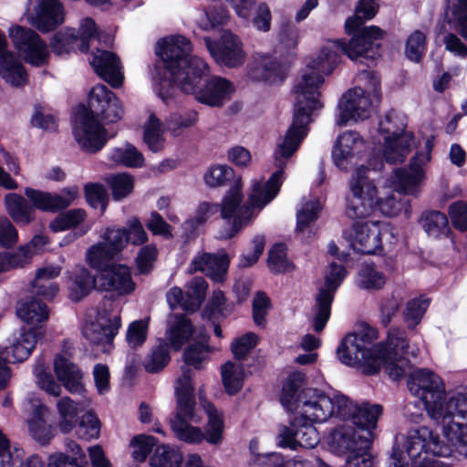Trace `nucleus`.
I'll return each mask as SVG.
<instances>
[{"mask_svg":"<svg viewBox=\"0 0 467 467\" xmlns=\"http://www.w3.org/2000/svg\"><path fill=\"white\" fill-rule=\"evenodd\" d=\"M88 103L89 114L101 117L109 123L117 122L123 116L119 100L104 85H97L90 90Z\"/></svg>","mask_w":467,"mask_h":467,"instance_id":"nucleus-22","label":"nucleus"},{"mask_svg":"<svg viewBox=\"0 0 467 467\" xmlns=\"http://www.w3.org/2000/svg\"><path fill=\"white\" fill-rule=\"evenodd\" d=\"M221 376L227 394L234 395L243 388L245 372L244 366L235 361H227L221 367Z\"/></svg>","mask_w":467,"mask_h":467,"instance_id":"nucleus-40","label":"nucleus"},{"mask_svg":"<svg viewBox=\"0 0 467 467\" xmlns=\"http://www.w3.org/2000/svg\"><path fill=\"white\" fill-rule=\"evenodd\" d=\"M25 407L32 410L31 416L26 420L29 436L38 444L47 445L55 437L54 429L44 419L48 408L36 398L28 399Z\"/></svg>","mask_w":467,"mask_h":467,"instance_id":"nucleus-25","label":"nucleus"},{"mask_svg":"<svg viewBox=\"0 0 467 467\" xmlns=\"http://www.w3.org/2000/svg\"><path fill=\"white\" fill-rule=\"evenodd\" d=\"M386 284L385 275L372 265H366L358 274L357 285L367 290L381 289Z\"/></svg>","mask_w":467,"mask_h":467,"instance_id":"nucleus-52","label":"nucleus"},{"mask_svg":"<svg viewBox=\"0 0 467 467\" xmlns=\"http://www.w3.org/2000/svg\"><path fill=\"white\" fill-rule=\"evenodd\" d=\"M358 80L365 84L366 89L350 88L341 97L336 119L338 126L364 121L374 111L375 102L379 99V78L373 71L362 70L358 74Z\"/></svg>","mask_w":467,"mask_h":467,"instance_id":"nucleus-8","label":"nucleus"},{"mask_svg":"<svg viewBox=\"0 0 467 467\" xmlns=\"http://www.w3.org/2000/svg\"><path fill=\"white\" fill-rule=\"evenodd\" d=\"M57 408L59 414L58 427L60 431L64 433L70 432L76 427L78 414L84 407L70 398L64 397L57 400Z\"/></svg>","mask_w":467,"mask_h":467,"instance_id":"nucleus-46","label":"nucleus"},{"mask_svg":"<svg viewBox=\"0 0 467 467\" xmlns=\"http://www.w3.org/2000/svg\"><path fill=\"white\" fill-rule=\"evenodd\" d=\"M433 137L427 139L424 148L418 150L410 159L407 168L395 171L394 182L398 191L406 194H414L426 179V168L431 161Z\"/></svg>","mask_w":467,"mask_h":467,"instance_id":"nucleus-15","label":"nucleus"},{"mask_svg":"<svg viewBox=\"0 0 467 467\" xmlns=\"http://www.w3.org/2000/svg\"><path fill=\"white\" fill-rule=\"evenodd\" d=\"M45 337L42 327L22 328L13 336L10 347L0 353V390L4 389L11 377L7 362H23L35 349L38 339Z\"/></svg>","mask_w":467,"mask_h":467,"instance_id":"nucleus-12","label":"nucleus"},{"mask_svg":"<svg viewBox=\"0 0 467 467\" xmlns=\"http://www.w3.org/2000/svg\"><path fill=\"white\" fill-rule=\"evenodd\" d=\"M34 374L37 386L49 395L57 397L61 393V387L56 382L53 376L42 359H38L34 367Z\"/></svg>","mask_w":467,"mask_h":467,"instance_id":"nucleus-56","label":"nucleus"},{"mask_svg":"<svg viewBox=\"0 0 467 467\" xmlns=\"http://www.w3.org/2000/svg\"><path fill=\"white\" fill-rule=\"evenodd\" d=\"M305 374L294 372L286 379L280 397L282 405L293 415L313 422H325L337 418L338 402L342 394L328 395L316 388H304Z\"/></svg>","mask_w":467,"mask_h":467,"instance_id":"nucleus-6","label":"nucleus"},{"mask_svg":"<svg viewBox=\"0 0 467 467\" xmlns=\"http://www.w3.org/2000/svg\"><path fill=\"white\" fill-rule=\"evenodd\" d=\"M366 150L364 139L356 131L348 130L338 136L332 151L334 163L341 170H347L355 158Z\"/></svg>","mask_w":467,"mask_h":467,"instance_id":"nucleus-26","label":"nucleus"},{"mask_svg":"<svg viewBox=\"0 0 467 467\" xmlns=\"http://www.w3.org/2000/svg\"><path fill=\"white\" fill-rule=\"evenodd\" d=\"M0 76L15 87L25 86L28 80L24 66L13 53L5 54L0 58Z\"/></svg>","mask_w":467,"mask_h":467,"instance_id":"nucleus-37","label":"nucleus"},{"mask_svg":"<svg viewBox=\"0 0 467 467\" xmlns=\"http://www.w3.org/2000/svg\"><path fill=\"white\" fill-rule=\"evenodd\" d=\"M29 263L30 253L28 247H19L14 253H2L0 254V273L23 267Z\"/></svg>","mask_w":467,"mask_h":467,"instance_id":"nucleus-64","label":"nucleus"},{"mask_svg":"<svg viewBox=\"0 0 467 467\" xmlns=\"http://www.w3.org/2000/svg\"><path fill=\"white\" fill-rule=\"evenodd\" d=\"M387 235H389L390 243L395 239L391 226L380 221L355 223L344 232V237L353 250L368 254L380 251L382 239Z\"/></svg>","mask_w":467,"mask_h":467,"instance_id":"nucleus-11","label":"nucleus"},{"mask_svg":"<svg viewBox=\"0 0 467 467\" xmlns=\"http://www.w3.org/2000/svg\"><path fill=\"white\" fill-rule=\"evenodd\" d=\"M410 393L422 401L427 415L441 426L467 405L462 392L446 391L441 378L429 369H417L409 375Z\"/></svg>","mask_w":467,"mask_h":467,"instance_id":"nucleus-7","label":"nucleus"},{"mask_svg":"<svg viewBox=\"0 0 467 467\" xmlns=\"http://www.w3.org/2000/svg\"><path fill=\"white\" fill-rule=\"evenodd\" d=\"M121 327V318L113 301L107 299L98 307L95 320L86 322L83 336L92 344L110 347Z\"/></svg>","mask_w":467,"mask_h":467,"instance_id":"nucleus-10","label":"nucleus"},{"mask_svg":"<svg viewBox=\"0 0 467 467\" xmlns=\"http://www.w3.org/2000/svg\"><path fill=\"white\" fill-rule=\"evenodd\" d=\"M421 224L428 235L433 238L448 235L450 233L448 219L441 212H425L421 216Z\"/></svg>","mask_w":467,"mask_h":467,"instance_id":"nucleus-48","label":"nucleus"},{"mask_svg":"<svg viewBox=\"0 0 467 467\" xmlns=\"http://www.w3.org/2000/svg\"><path fill=\"white\" fill-rule=\"evenodd\" d=\"M204 76H201L193 83L192 90H182L187 94H192L194 99L202 104L210 107H222L230 100L234 92V87L231 81L222 77H213L209 79L203 88L200 83Z\"/></svg>","mask_w":467,"mask_h":467,"instance_id":"nucleus-21","label":"nucleus"},{"mask_svg":"<svg viewBox=\"0 0 467 467\" xmlns=\"http://www.w3.org/2000/svg\"><path fill=\"white\" fill-rule=\"evenodd\" d=\"M230 265V257L224 251L216 254L202 253L193 257L190 265V272H202L214 282L221 283L225 279Z\"/></svg>","mask_w":467,"mask_h":467,"instance_id":"nucleus-27","label":"nucleus"},{"mask_svg":"<svg viewBox=\"0 0 467 467\" xmlns=\"http://www.w3.org/2000/svg\"><path fill=\"white\" fill-rule=\"evenodd\" d=\"M29 22L42 32L53 30L64 22V8L59 0H36Z\"/></svg>","mask_w":467,"mask_h":467,"instance_id":"nucleus-29","label":"nucleus"},{"mask_svg":"<svg viewBox=\"0 0 467 467\" xmlns=\"http://www.w3.org/2000/svg\"><path fill=\"white\" fill-rule=\"evenodd\" d=\"M16 314L20 319L29 325H37L48 318L47 306L36 299L21 301L16 307Z\"/></svg>","mask_w":467,"mask_h":467,"instance_id":"nucleus-43","label":"nucleus"},{"mask_svg":"<svg viewBox=\"0 0 467 467\" xmlns=\"http://www.w3.org/2000/svg\"><path fill=\"white\" fill-rule=\"evenodd\" d=\"M69 296L73 301H79L95 286V279L85 267H77L70 275Z\"/></svg>","mask_w":467,"mask_h":467,"instance_id":"nucleus-41","label":"nucleus"},{"mask_svg":"<svg viewBox=\"0 0 467 467\" xmlns=\"http://www.w3.org/2000/svg\"><path fill=\"white\" fill-rule=\"evenodd\" d=\"M379 133L385 137L400 136L401 134H412L407 130L404 119L395 111L388 112L379 123Z\"/></svg>","mask_w":467,"mask_h":467,"instance_id":"nucleus-51","label":"nucleus"},{"mask_svg":"<svg viewBox=\"0 0 467 467\" xmlns=\"http://www.w3.org/2000/svg\"><path fill=\"white\" fill-rule=\"evenodd\" d=\"M379 10L376 0H359L355 8V14L345 22V28L348 35L356 32L367 20L372 19Z\"/></svg>","mask_w":467,"mask_h":467,"instance_id":"nucleus-44","label":"nucleus"},{"mask_svg":"<svg viewBox=\"0 0 467 467\" xmlns=\"http://www.w3.org/2000/svg\"><path fill=\"white\" fill-rule=\"evenodd\" d=\"M191 41L181 35L169 36L158 41L156 54L163 62L165 73L161 82L159 96L168 103L169 92L164 88L175 86L181 90H192L194 81L209 72L207 63L197 56H191Z\"/></svg>","mask_w":467,"mask_h":467,"instance_id":"nucleus-4","label":"nucleus"},{"mask_svg":"<svg viewBox=\"0 0 467 467\" xmlns=\"http://www.w3.org/2000/svg\"><path fill=\"white\" fill-rule=\"evenodd\" d=\"M193 334V327L183 315H172L168 320L166 339L174 350H180Z\"/></svg>","mask_w":467,"mask_h":467,"instance_id":"nucleus-35","label":"nucleus"},{"mask_svg":"<svg viewBox=\"0 0 467 467\" xmlns=\"http://www.w3.org/2000/svg\"><path fill=\"white\" fill-rule=\"evenodd\" d=\"M98 27L95 21L90 17H84L79 22L78 32L76 31V40L78 49L81 52H87L89 44L96 40L98 36Z\"/></svg>","mask_w":467,"mask_h":467,"instance_id":"nucleus-59","label":"nucleus"},{"mask_svg":"<svg viewBox=\"0 0 467 467\" xmlns=\"http://www.w3.org/2000/svg\"><path fill=\"white\" fill-rule=\"evenodd\" d=\"M377 338L378 333L371 327L348 333L337 347V358L366 375L377 374L384 368L391 379H400L410 367L405 358L409 348L405 333L394 329L389 333L386 342L373 344Z\"/></svg>","mask_w":467,"mask_h":467,"instance_id":"nucleus-3","label":"nucleus"},{"mask_svg":"<svg viewBox=\"0 0 467 467\" xmlns=\"http://www.w3.org/2000/svg\"><path fill=\"white\" fill-rule=\"evenodd\" d=\"M323 209V203L317 196L301 198L296 209V234L305 241L312 239L317 233L316 222Z\"/></svg>","mask_w":467,"mask_h":467,"instance_id":"nucleus-23","label":"nucleus"},{"mask_svg":"<svg viewBox=\"0 0 467 467\" xmlns=\"http://www.w3.org/2000/svg\"><path fill=\"white\" fill-rule=\"evenodd\" d=\"M429 305V299L423 297L414 298L407 303L404 321L409 328L413 329L420 322Z\"/></svg>","mask_w":467,"mask_h":467,"instance_id":"nucleus-62","label":"nucleus"},{"mask_svg":"<svg viewBox=\"0 0 467 467\" xmlns=\"http://www.w3.org/2000/svg\"><path fill=\"white\" fill-rule=\"evenodd\" d=\"M108 157L113 164L130 168H140L144 163L143 155L130 143L111 149Z\"/></svg>","mask_w":467,"mask_h":467,"instance_id":"nucleus-45","label":"nucleus"},{"mask_svg":"<svg viewBox=\"0 0 467 467\" xmlns=\"http://www.w3.org/2000/svg\"><path fill=\"white\" fill-rule=\"evenodd\" d=\"M182 375L175 381L174 393L176 410L185 413L187 409H195L194 386L192 383L193 371L187 366L181 368Z\"/></svg>","mask_w":467,"mask_h":467,"instance_id":"nucleus-34","label":"nucleus"},{"mask_svg":"<svg viewBox=\"0 0 467 467\" xmlns=\"http://www.w3.org/2000/svg\"><path fill=\"white\" fill-rule=\"evenodd\" d=\"M88 61L95 72L111 87L118 88L122 84V67L116 54L97 49L90 54Z\"/></svg>","mask_w":467,"mask_h":467,"instance_id":"nucleus-28","label":"nucleus"},{"mask_svg":"<svg viewBox=\"0 0 467 467\" xmlns=\"http://www.w3.org/2000/svg\"><path fill=\"white\" fill-rule=\"evenodd\" d=\"M170 361L169 346L164 341L160 342L148 354L144 360V368L150 373L163 369Z\"/></svg>","mask_w":467,"mask_h":467,"instance_id":"nucleus-54","label":"nucleus"},{"mask_svg":"<svg viewBox=\"0 0 467 467\" xmlns=\"http://www.w3.org/2000/svg\"><path fill=\"white\" fill-rule=\"evenodd\" d=\"M9 36L19 56L26 63L36 67L47 63L49 59L47 46L36 32L15 26L9 29Z\"/></svg>","mask_w":467,"mask_h":467,"instance_id":"nucleus-17","label":"nucleus"},{"mask_svg":"<svg viewBox=\"0 0 467 467\" xmlns=\"http://www.w3.org/2000/svg\"><path fill=\"white\" fill-rule=\"evenodd\" d=\"M313 421L294 415L289 425L276 427L275 441L280 449L296 451L300 449L315 448L320 441Z\"/></svg>","mask_w":467,"mask_h":467,"instance_id":"nucleus-13","label":"nucleus"},{"mask_svg":"<svg viewBox=\"0 0 467 467\" xmlns=\"http://www.w3.org/2000/svg\"><path fill=\"white\" fill-rule=\"evenodd\" d=\"M116 254L106 246V244L100 242L91 245L86 253V262L88 265L100 274L109 269L113 264L111 260Z\"/></svg>","mask_w":467,"mask_h":467,"instance_id":"nucleus-47","label":"nucleus"},{"mask_svg":"<svg viewBox=\"0 0 467 467\" xmlns=\"http://www.w3.org/2000/svg\"><path fill=\"white\" fill-rule=\"evenodd\" d=\"M447 15L461 36L467 40V0H448Z\"/></svg>","mask_w":467,"mask_h":467,"instance_id":"nucleus-53","label":"nucleus"},{"mask_svg":"<svg viewBox=\"0 0 467 467\" xmlns=\"http://www.w3.org/2000/svg\"><path fill=\"white\" fill-rule=\"evenodd\" d=\"M210 348L204 342H199L189 346L183 354L185 365L192 366L196 369H202L203 364L209 359Z\"/></svg>","mask_w":467,"mask_h":467,"instance_id":"nucleus-63","label":"nucleus"},{"mask_svg":"<svg viewBox=\"0 0 467 467\" xmlns=\"http://www.w3.org/2000/svg\"><path fill=\"white\" fill-rule=\"evenodd\" d=\"M337 402V418L356 427L354 429L352 426H348L341 431L352 429L357 438L363 436L364 431H368L373 437V430L376 429L378 420L382 414V407L379 404L368 402L358 404L344 395L339 398Z\"/></svg>","mask_w":467,"mask_h":467,"instance_id":"nucleus-14","label":"nucleus"},{"mask_svg":"<svg viewBox=\"0 0 467 467\" xmlns=\"http://www.w3.org/2000/svg\"><path fill=\"white\" fill-rule=\"evenodd\" d=\"M5 204L8 214L17 224L27 225L34 221L35 210L21 195L8 193L5 197Z\"/></svg>","mask_w":467,"mask_h":467,"instance_id":"nucleus-38","label":"nucleus"},{"mask_svg":"<svg viewBox=\"0 0 467 467\" xmlns=\"http://www.w3.org/2000/svg\"><path fill=\"white\" fill-rule=\"evenodd\" d=\"M346 274L343 265L335 262L330 263L325 275V285L318 292L316 307L314 308L313 329L317 333L325 328L330 317L334 295L344 280Z\"/></svg>","mask_w":467,"mask_h":467,"instance_id":"nucleus-16","label":"nucleus"},{"mask_svg":"<svg viewBox=\"0 0 467 467\" xmlns=\"http://www.w3.org/2000/svg\"><path fill=\"white\" fill-rule=\"evenodd\" d=\"M207 287L208 285L202 277H195L188 283L185 292L188 297V302L185 303L187 311L193 312L199 308L204 299Z\"/></svg>","mask_w":467,"mask_h":467,"instance_id":"nucleus-58","label":"nucleus"},{"mask_svg":"<svg viewBox=\"0 0 467 467\" xmlns=\"http://www.w3.org/2000/svg\"><path fill=\"white\" fill-rule=\"evenodd\" d=\"M185 410V413H181V410H176V415L171 420V428L180 441L187 443H199L204 440L205 434L192 423H199L201 417L195 412V409Z\"/></svg>","mask_w":467,"mask_h":467,"instance_id":"nucleus-31","label":"nucleus"},{"mask_svg":"<svg viewBox=\"0 0 467 467\" xmlns=\"http://www.w3.org/2000/svg\"><path fill=\"white\" fill-rule=\"evenodd\" d=\"M54 372L57 379L71 393H81L84 389L83 374L68 358L57 354L54 358Z\"/></svg>","mask_w":467,"mask_h":467,"instance_id":"nucleus-32","label":"nucleus"},{"mask_svg":"<svg viewBox=\"0 0 467 467\" xmlns=\"http://www.w3.org/2000/svg\"><path fill=\"white\" fill-rule=\"evenodd\" d=\"M268 267L275 274L291 272L293 264L288 260L286 247L283 244H277L272 247L268 254Z\"/></svg>","mask_w":467,"mask_h":467,"instance_id":"nucleus-57","label":"nucleus"},{"mask_svg":"<svg viewBox=\"0 0 467 467\" xmlns=\"http://www.w3.org/2000/svg\"><path fill=\"white\" fill-rule=\"evenodd\" d=\"M390 467H451L448 462L441 461L436 457L422 454L419 459H408L405 450L397 441L393 448Z\"/></svg>","mask_w":467,"mask_h":467,"instance_id":"nucleus-39","label":"nucleus"},{"mask_svg":"<svg viewBox=\"0 0 467 467\" xmlns=\"http://www.w3.org/2000/svg\"><path fill=\"white\" fill-rule=\"evenodd\" d=\"M182 452L173 446H158L150 458L152 467H180L182 462Z\"/></svg>","mask_w":467,"mask_h":467,"instance_id":"nucleus-49","label":"nucleus"},{"mask_svg":"<svg viewBox=\"0 0 467 467\" xmlns=\"http://www.w3.org/2000/svg\"><path fill=\"white\" fill-rule=\"evenodd\" d=\"M368 171V170L361 165L354 171L349 181L350 197L347 214L350 218L366 217L376 209L378 192Z\"/></svg>","mask_w":467,"mask_h":467,"instance_id":"nucleus-9","label":"nucleus"},{"mask_svg":"<svg viewBox=\"0 0 467 467\" xmlns=\"http://www.w3.org/2000/svg\"><path fill=\"white\" fill-rule=\"evenodd\" d=\"M426 35L420 31H413L407 38L405 55L412 62H420L426 51Z\"/></svg>","mask_w":467,"mask_h":467,"instance_id":"nucleus-61","label":"nucleus"},{"mask_svg":"<svg viewBox=\"0 0 467 467\" xmlns=\"http://www.w3.org/2000/svg\"><path fill=\"white\" fill-rule=\"evenodd\" d=\"M413 146V134H401V137H385L382 146L383 158L391 164L403 162Z\"/></svg>","mask_w":467,"mask_h":467,"instance_id":"nucleus-33","label":"nucleus"},{"mask_svg":"<svg viewBox=\"0 0 467 467\" xmlns=\"http://www.w3.org/2000/svg\"><path fill=\"white\" fill-rule=\"evenodd\" d=\"M248 75L255 81L278 84L285 79V69L274 56L255 53L248 66Z\"/></svg>","mask_w":467,"mask_h":467,"instance_id":"nucleus-24","label":"nucleus"},{"mask_svg":"<svg viewBox=\"0 0 467 467\" xmlns=\"http://www.w3.org/2000/svg\"><path fill=\"white\" fill-rule=\"evenodd\" d=\"M300 110L297 109L296 123H292L285 136L277 142L274 151L275 165L277 168L267 182L254 180L252 182L251 192L246 203L242 204V182L237 178L222 201V218L232 223L220 237L229 239L246 226L265 205L278 194L284 182V169L289 158L298 150L307 134L306 129L297 127Z\"/></svg>","mask_w":467,"mask_h":467,"instance_id":"nucleus-2","label":"nucleus"},{"mask_svg":"<svg viewBox=\"0 0 467 467\" xmlns=\"http://www.w3.org/2000/svg\"><path fill=\"white\" fill-rule=\"evenodd\" d=\"M384 31L376 26H365L357 31L348 43L340 40H328L321 47L318 55L307 64L294 86V117L296 123L297 109L300 110L297 127L306 129L317 110L322 108L320 87L324 82L322 74H331L340 61L342 53L351 60L360 59L361 63L372 64L379 57L380 40Z\"/></svg>","mask_w":467,"mask_h":467,"instance_id":"nucleus-1","label":"nucleus"},{"mask_svg":"<svg viewBox=\"0 0 467 467\" xmlns=\"http://www.w3.org/2000/svg\"><path fill=\"white\" fill-rule=\"evenodd\" d=\"M25 195L30 202V205L35 209L44 212H57L55 193L36 190L30 187L25 189Z\"/></svg>","mask_w":467,"mask_h":467,"instance_id":"nucleus-55","label":"nucleus"},{"mask_svg":"<svg viewBox=\"0 0 467 467\" xmlns=\"http://www.w3.org/2000/svg\"><path fill=\"white\" fill-rule=\"evenodd\" d=\"M200 403L205 411L208 422L205 430V440L211 444H218L223 440V414L209 400H205L200 392Z\"/></svg>","mask_w":467,"mask_h":467,"instance_id":"nucleus-36","label":"nucleus"},{"mask_svg":"<svg viewBox=\"0 0 467 467\" xmlns=\"http://www.w3.org/2000/svg\"><path fill=\"white\" fill-rule=\"evenodd\" d=\"M341 451L348 452L346 467H372L373 460L369 452L372 436L368 431L356 437L352 429L340 431L335 437Z\"/></svg>","mask_w":467,"mask_h":467,"instance_id":"nucleus-19","label":"nucleus"},{"mask_svg":"<svg viewBox=\"0 0 467 467\" xmlns=\"http://www.w3.org/2000/svg\"><path fill=\"white\" fill-rule=\"evenodd\" d=\"M54 53L57 55L68 54L78 48L76 40V30L67 28L56 33L50 42Z\"/></svg>","mask_w":467,"mask_h":467,"instance_id":"nucleus-60","label":"nucleus"},{"mask_svg":"<svg viewBox=\"0 0 467 467\" xmlns=\"http://www.w3.org/2000/svg\"><path fill=\"white\" fill-rule=\"evenodd\" d=\"M205 46L211 56L221 65L235 67L244 64L245 53L240 38L230 31L223 33L219 44L210 37L204 38Z\"/></svg>","mask_w":467,"mask_h":467,"instance_id":"nucleus-20","label":"nucleus"},{"mask_svg":"<svg viewBox=\"0 0 467 467\" xmlns=\"http://www.w3.org/2000/svg\"><path fill=\"white\" fill-rule=\"evenodd\" d=\"M144 142L153 152L161 151L164 147L163 130L161 122L154 114H150L144 125Z\"/></svg>","mask_w":467,"mask_h":467,"instance_id":"nucleus-50","label":"nucleus"},{"mask_svg":"<svg viewBox=\"0 0 467 467\" xmlns=\"http://www.w3.org/2000/svg\"><path fill=\"white\" fill-rule=\"evenodd\" d=\"M99 285L106 291L119 296L130 294L135 289L130 268L125 265L114 264L99 275Z\"/></svg>","mask_w":467,"mask_h":467,"instance_id":"nucleus-30","label":"nucleus"},{"mask_svg":"<svg viewBox=\"0 0 467 467\" xmlns=\"http://www.w3.org/2000/svg\"><path fill=\"white\" fill-rule=\"evenodd\" d=\"M231 15L225 6H213L207 10L197 11L194 16L195 24L199 28L208 31L219 26L226 25Z\"/></svg>","mask_w":467,"mask_h":467,"instance_id":"nucleus-42","label":"nucleus"},{"mask_svg":"<svg viewBox=\"0 0 467 467\" xmlns=\"http://www.w3.org/2000/svg\"><path fill=\"white\" fill-rule=\"evenodd\" d=\"M73 134L80 148L89 153L100 150L108 140L105 129L96 117L85 109L76 116Z\"/></svg>","mask_w":467,"mask_h":467,"instance_id":"nucleus-18","label":"nucleus"},{"mask_svg":"<svg viewBox=\"0 0 467 467\" xmlns=\"http://www.w3.org/2000/svg\"><path fill=\"white\" fill-rule=\"evenodd\" d=\"M447 443L427 427L410 431L400 445L408 459H419L422 454L433 457H450L458 451L467 457V405L439 426Z\"/></svg>","mask_w":467,"mask_h":467,"instance_id":"nucleus-5","label":"nucleus"}]
</instances>
